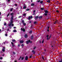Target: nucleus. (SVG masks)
<instances>
[{
  "label": "nucleus",
  "instance_id": "f257e3e1",
  "mask_svg": "<svg viewBox=\"0 0 62 62\" xmlns=\"http://www.w3.org/2000/svg\"><path fill=\"white\" fill-rule=\"evenodd\" d=\"M13 16L11 17V20L10 21L11 22H10V23L9 24L8 26H10L11 25V24H12V22H13Z\"/></svg>",
  "mask_w": 62,
  "mask_h": 62
},
{
  "label": "nucleus",
  "instance_id": "f03ea898",
  "mask_svg": "<svg viewBox=\"0 0 62 62\" xmlns=\"http://www.w3.org/2000/svg\"><path fill=\"white\" fill-rule=\"evenodd\" d=\"M32 42V41H30V40H29L28 41H27L26 43L27 44H28V43H29V42H30V43H31Z\"/></svg>",
  "mask_w": 62,
  "mask_h": 62
},
{
  "label": "nucleus",
  "instance_id": "7ed1b4c3",
  "mask_svg": "<svg viewBox=\"0 0 62 62\" xmlns=\"http://www.w3.org/2000/svg\"><path fill=\"white\" fill-rule=\"evenodd\" d=\"M11 43L12 45V46H13V47H15V45L14 44H13V43L12 42H11Z\"/></svg>",
  "mask_w": 62,
  "mask_h": 62
},
{
  "label": "nucleus",
  "instance_id": "20e7f679",
  "mask_svg": "<svg viewBox=\"0 0 62 62\" xmlns=\"http://www.w3.org/2000/svg\"><path fill=\"white\" fill-rule=\"evenodd\" d=\"M20 43H23L24 42V41L23 40H21L20 41Z\"/></svg>",
  "mask_w": 62,
  "mask_h": 62
},
{
  "label": "nucleus",
  "instance_id": "39448f33",
  "mask_svg": "<svg viewBox=\"0 0 62 62\" xmlns=\"http://www.w3.org/2000/svg\"><path fill=\"white\" fill-rule=\"evenodd\" d=\"M32 18H33V16H31V17L29 16L28 18V20H30V19H32Z\"/></svg>",
  "mask_w": 62,
  "mask_h": 62
},
{
  "label": "nucleus",
  "instance_id": "423d86ee",
  "mask_svg": "<svg viewBox=\"0 0 62 62\" xmlns=\"http://www.w3.org/2000/svg\"><path fill=\"white\" fill-rule=\"evenodd\" d=\"M21 30L22 31H23V32H24L25 31V29H23L22 28H21Z\"/></svg>",
  "mask_w": 62,
  "mask_h": 62
},
{
  "label": "nucleus",
  "instance_id": "0eeeda50",
  "mask_svg": "<svg viewBox=\"0 0 62 62\" xmlns=\"http://www.w3.org/2000/svg\"><path fill=\"white\" fill-rule=\"evenodd\" d=\"M48 37H49V36H48V35H47L46 36V38H47V40H48V39H50V38H51V36H50L49 38H48Z\"/></svg>",
  "mask_w": 62,
  "mask_h": 62
},
{
  "label": "nucleus",
  "instance_id": "6e6552de",
  "mask_svg": "<svg viewBox=\"0 0 62 62\" xmlns=\"http://www.w3.org/2000/svg\"><path fill=\"white\" fill-rule=\"evenodd\" d=\"M32 53H33V54H35V53H36V51L34 50H33L32 51Z\"/></svg>",
  "mask_w": 62,
  "mask_h": 62
},
{
  "label": "nucleus",
  "instance_id": "1a4fd4ad",
  "mask_svg": "<svg viewBox=\"0 0 62 62\" xmlns=\"http://www.w3.org/2000/svg\"><path fill=\"white\" fill-rule=\"evenodd\" d=\"M3 48L4 49H2V51H3V52H5V47H3Z\"/></svg>",
  "mask_w": 62,
  "mask_h": 62
},
{
  "label": "nucleus",
  "instance_id": "9d476101",
  "mask_svg": "<svg viewBox=\"0 0 62 62\" xmlns=\"http://www.w3.org/2000/svg\"><path fill=\"white\" fill-rule=\"evenodd\" d=\"M42 18V16H41L39 17V19H41Z\"/></svg>",
  "mask_w": 62,
  "mask_h": 62
},
{
  "label": "nucleus",
  "instance_id": "9b49d317",
  "mask_svg": "<svg viewBox=\"0 0 62 62\" xmlns=\"http://www.w3.org/2000/svg\"><path fill=\"white\" fill-rule=\"evenodd\" d=\"M28 59V57L27 56H26L25 58V60H27Z\"/></svg>",
  "mask_w": 62,
  "mask_h": 62
},
{
  "label": "nucleus",
  "instance_id": "f8f14e48",
  "mask_svg": "<svg viewBox=\"0 0 62 62\" xmlns=\"http://www.w3.org/2000/svg\"><path fill=\"white\" fill-rule=\"evenodd\" d=\"M38 17H39V16H35V19L36 20H37V19H38Z\"/></svg>",
  "mask_w": 62,
  "mask_h": 62
},
{
  "label": "nucleus",
  "instance_id": "ddd939ff",
  "mask_svg": "<svg viewBox=\"0 0 62 62\" xmlns=\"http://www.w3.org/2000/svg\"><path fill=\"white\" fill-rule=\"evenodd\" d=\"M35 5L34 3H32L31 4V6H34Z\"/></svg>",
  "mask_w": 62,
  "mask_h": 62
},
{
  "label": "nucleus",
  "instance_id": "4468645a",
  "mask_svg": "<svg viewBox=\"0 0 62 62\" xmlns=\"http://www.w3.org/2000/svg\"><path fill=\"white\" fill-rule=\"evenodd\" d=\"M28 36H27V34H25V38H27Z\"/></svg>",
  "mask_w": 62,
  "mask_h": 62
},
{
  "label": "nucleus",
  "instance_id": "2eb2a0df",
  "mask_svg": "<svg viewBox=\"0 0 62 62\" xmlns=\"http://www.w3.org/2000/svg\"><path fill=\"white\" fill-rule=\"evenodd\" d=\"M13 32H17V31L15 30L13 31Z\"/></svg>",
  "mask_w": 62,
  "mask_h": 62
},
{
  "label": "nucleus",
  "instance_id": "dca6fc26",
  "mask_svg": "<svg viewBox=\"0 0 62 62\" xmlns=\"http://www.w3.org/2000/svg\"><path fill=\"white\" fill-rule=\"evenodd\" d=\"M33 39V36H32L31 37V39Z\"/></svg>",
  "mask_w": 62,
  "mask_h": 62
},
{
  "label": "nucleus",
  "instance_id": "f3484780",
  "mask_svg": "<svg viewBox=\"0 0 62 62\" xmlns=\"http://www.w3.org/2000/svg\"><path fill=\"white\" fill-rule=\"evenodd\" d=\"M32 31H31L29 32V33H30V34L32 33Z\"/></svg>",
  "mask_w": 62,
  "mask_h": 62
},
{
  "label": "nucleus",
  "instance_id": "a211bd4d",
  "mask_svg": "<svg viewBox=\"0 0 62 62\" xmlns=\"http://www.w3.org/2000/svg\"><path fill=\"white\" fill-rule=\"evenodd\" d=\"M12 41H13V42H15V40L14 39L12 40Z\"/></svg>",
  "mask_w": 62,
  "mask_h": 62
},
{
  "label": "nucleus",
  "instance_id": "6ab92c4d",
  "mask_svg": "<svg viewBox=\"0 0 62 62\" xmlns=\"http://www.w3.org/2000/svg\"><path fill=\"white\" fill-rule=\"evenodd\" d=\"M45 12L46 13H48V11L47 10H46L45 11Z\"/></svg>",
  "mask_w": 62,
  "mask_h": 62
},
{
  "label": "nucleus",
  "instance_id": "aec40b11",
  "mask_svg": "<svg viewBox=\"0 0 62 62\" xmlns=\"http://www.w3.org/2000/svg\"><path fill=\"white\" fill-rule=\"evenodd\" d=\"M26 15V14H23V16H25Z\"/></svg>",
  "mask_w": 62,
  "mask_h": 62
},
{
  "label": "nucleus",
  "instance_id": "412c9836",
  "mask_svg": "<svg viewBox=\"0 0 62 62\" xmlns=\"http://www.w3.org/2000/svg\"><path fill=\"white\" fill-rule=\"evenodd\" d=\"M25 8H26V6H24L23 7V9H24Z\"/></svg>",
  "mask_w": 62,
  "mask_h": 62
},
{
  "label": "nucleus",
  "instance_id": "4be33fe9",
  "mask_svg": "<svg viewBox=\"0 0 62 62\" xmlns=\"http://www.w3.org/2000/svg\"><path fill=\"white\" fill-rule=\"evenodd\" d=\"M44 39H43L42 41V43H43V42H44Z\"/></svg>",
  "mask_w": 62,
  "mask_h": 62
},
{
  "label": "nucleus",
  "instance_id": "5701e85b",
  "mask_svg": "<svg viewBox=\"0 0 62 62\" xmlns=\"http://www.w3.org/2000/svg\"><path fill=\"white\" fill-rule=\"evenodd\" d=\"M40 3L41 4H42V3H43V1H40Z\"/></svg>",
  "mask_w": 62,
  "mask_h": 62
},
{
  "label": "nucleus",
  "instance_id": "b1692460",
  "mask_svg": "<svg viewBox=\"0 0 62 62\" xmlns=\"http://www.w3.org/2000/svg\"><path fill=\"white\" fill-rule=\"evenodd\" d=\"M4 25H7V23H6L5 22L4 24Z\"/></svg>",
  "mask_w": 62,
  "mask_h": 62
},
{
  "label": "nucleus",
  "instance_id": "393cba45",
  "mask_svg": "<svg viewBox=\"0 0 62 62\" xmlns=\"http://www.w3.org/2000/svg\"><path fill=\"white\" fill-rule=\"evenodd\" d=\"M13 15V13H12L10 14V15L11 16H12Z\"/></svg>",
  "mask_w": 62,
  "mask_h": 62
},
{
  "label": "nucleus",
  "instance_id": "a878e982",
  "mask_svg": "<svg viewBox=\"0 0 62 62\" xmlns=\"http://www.w3.org/2000/svg\"><path fill=\"white\" fill-rule=\"evenodd\" d=\"M47 2H48V3H50V0H48L47 1Z\"/></svg>",
  "mask_w": 62,
  "mask_h": 62
},
{
  "label": "nucleus",
  "instance_id": "bb28decb",
  "mask_svg": "<svg viewBox=\"0 0 62 62\" xmlns=\"http://www.w3.org/2000/svg\"><path fill=\"white\" fill-rule=\"evenodd\" d=\"M41 10H43L44 9V8H41Z\"/></svg>",
  "mask_w": 62,
  "mask_h": 62
},
{
  "label": "nucleus",
  "instance_id": "cd10ccee",
  "mask_svg": "<svg viewBox=\"0 0 62 62\" xmlns=\"http://www.w3.org/2000/svg\"><path fill=\"white\" fill-rule=\"evenodd\" d=\"M30 9H26V11H29V10Z\"/></svg>",
  "mask_w": 62,
  "mask_h": 62
},
{
  "label": "nucleus",
  "instance_id": "c85d7f7f",
  "mask_svg": "<svg viewBox=\"0 0 62 62\" xmlns=\"http://www.w3.org/2000/svg\"><path fill=\"white\" fill-rule=\"evenodd\" d=\"M24 46V45H23V44H22L21 45V46H22V47H23Z\"/></svg>",
  "mask_w": 62,
  "mask_h": 62
},
{
  "label": "nucleus",
  "instance_id": "c756f323",
  "mask_svg": "<svg viewBox=\"0 0 62 62\" xmlns=\"http://www.w3.org/2000/svg\"><path fill=\"white\" fill-rule=\"evenodd\" d=\"M22 22L23 23H24V21H23V20H22Z\"/></svg>",
  "mask_w": 62,
  "mask_h": 62
},
{
  "label": "nucleus",
  "instance_id": "7c9ffc66",
  "mask_svg": "<svg viewBox=\"0 0 62 62\" xmlns=\"http://www.w3.org/2000/svg\"><path fill=\"white\" fill-rule=\"evenodd\" d=\"M23 23L24 25H26V24H25V23Z\"/></svg>",
  "mask_w": 62,
  "mask_h": 62
},
{
  "label": "nucleus",
  "instance_id": "2f4dec72",
  "mask_svg": "<svg viewBox=\"0 0 62 62\" xmlns=\"http://www.w3.org/2000/svg\"><path fill=\"white\" fill-rule=\"evenodd\" d=\"M24 59V58L23 57H22L21 58V60H23Z\"/></svg>",
  "mask_w": 62,
  "mask_h": 62
},
{
  "label": "nucleus",
  "instance_id": "473e14b6",
  "mask_svg": "<svg viewBox=\"0 0 62 62\" xmlns=\"http://www.w3.org/2000/svg\"><path fill=\"white\" fill-rule=\"evenodd\" d=\"M13 10V8H12L10 9V11H12Z\"/></svg>",
  "mask_w": 62,
  "mask_h": 62
},
{
  "label": "nucleus",
  "instance_id": "72a5a7b5",
  "mask_svg": "<svg viewBox=\"0 0 62 62\" xmlns=\"http://www.w3.org/2000/svg\"><path fill=\"white\" fill-rule=\"evenodd\" d=\"M37 23V22H34V24H36V23Z\"/></svg>",
  "mask_w": 62,
  "mask_h": 62
},
{
  "label": "nucleus",
  "instance_id": "f704fd0d",
  "mask_svg": "<svg viewBox=\"0 0 62 62\" xmlns=\"http://www.w3.org/2000/svg\"><path fill=\"white\" fill-rule=\"evenodd\" d=\"M45 15V16H47V14H46V13H45L44 14Z\"/></svg>",
  "mask_w": 62,
  "mask_h": 62
},
{
  "label": "nucleus",
  "instance_id": "c9c22d12",
  "mask_svg": "<svg viewBox=\"0 0 62 62\" xmlns=\"http://www.w3.org/2000/svg\"><path fill=\"white\" fill-rule=\"evenodd\" d=\"M9 14H10L9 13H8L7 15V17H8V16H9Z\"/></svg>",
  "mask_w": 62,
  "mask_h": 62
},
{
  "label": "nucleus",
  "instance_id": "e433bc0d",
  "mask_svg": "<svg viewBox=\"0 0 62 62\" xmlns=\"http://www.w3.org/2000/svg\"><path fill=\"white\" fill-rule=\"evenodd\" d=\"M3 59V58L2 57H0V59Z\"/></svg>",
  "mask_w": 62,
  "mask_h": 62
},
{
  "label": "nucleus",
  "instance_id": "4c0bfd02",
  "mask_svg": "<svg viewBox=\"0 0 62 62\" xmlns=\"http://www.w3.org/2000/svg\"><path fill=\"white\" fill-rule=\"evenodd\" d=\"M40 0H39L38 1V2H40Z\"/></svg>",
  "mask_w": 62,
  "mask_h": 62
},
{
  "label": "nucleus",
  "instance_id": "58836bf2",
  "mask_svg": "<svg viewBox=\"0 0 62 62\" xmlns=\"http://www.w3.org/2000/svg\"><path fill=\"white\" fill-rule=\"evenodd\" d=\"M13 54H15V52H13Z\"/></svg>",
  "mask_w": 62,
  "mask_h": 62
},
{
  "label": "nucleus",
  "instance_id": "ea45409f",
  "mask_svg": "<svg viewBox=\"0 0 62 62\" xmlns=\"http://www.w3.org/2000/svg\"><path fill=\"white\" fill-rule=\"evenodd\" d=\"M5 36H8V35L7 34H5Z\"/></svg>",
  "mask_w": 62,
  "mask_h": 62
},
{
  "label": "nucleus",
  "instance_id": "a19ab883",
  "mask_svg": "<svg viewBox=\"0 0 62 62\" xmlns=\"http://www.w3.org/2000/svg\"><path fill=\"white\" fill-rule=\"evenodd\" d=\"M14 25V24H12V26H13Z\"/></svg>",
  "mask_w": 62,
  "mask_h": 62
},
{
  "label": "nucleus",
  "instance_id": "79ce46f5",
  "mask_svg": "<svg viewBox=\"0 0 62 62\" xmlns=\"http://www.w3.org/2000/svg\"><path fill=\"white\" fill-rule=\"evenodd\" d=\"M35 11H36V10H34L33 11L34 13H35Z\"/></svg>",
  "mask_w": 62,
  "mask_h": 62
},
{
  "label": "nucleus",
  "instance_id": "37998d69",
  "mask_svg": "<svg viewBox=\"0 0 62 62\" xmlns=\"http://www.w3.org/2000/svg\"><path fill=\"white\" fill-rule=\"evenodd\" d=\"M56 12H59V11L58 10L56 11Z\"/></svg>",
  "mask_w": 62,
  "mask_h": 62
},
{
  "label": "nucleus",
  "instance_id": "c03bdc74",
  "mask_svg": "<svg viewBox=\"0 0 62 62\" xmlns=\"http://www.w3.org/2000/svg\"><path fill=\"white\" fill-rule=\"evenodd\" d=\"M21 16H19V17H18V18H21Z\"/></svg>",
  "mask_w": 62,
  "mask_h": 62
},
{
  "label": "nucleus",
  "instance_id": "a18cd8bd",
  "mask_svg": "<svg viewBox=\"0 0 62 62\" xmlns=\"http://www.w3.org/2000/svg\"><path fill=\"white\" fill-rule=\"evenodd\" d=\"M31 57H32V55L30 56V58H31Z\"/></svg>",
  "mask_w": 62,
  "mask_h": 62
},
{
  "label": "nucleus",
  "instance_id": "49530a36",
  "mask_svg": "<svg viewBox=\"0 0 62 62\" xmlns=\"http://www.w3.org/2000/svg\"><path fill=\"white\" fill-rule=\"evenodd\" d=\"M16 28V27H14V28L15 29V28Z\"/></svg>",
  "mask_w": 62,
  "mask_h": 62
},
{
  "label": "nucleus",
  "instance_id": "de8ad7c7",
  "mask_svg": "<svg viewBox=\"0 0 62 62\" xmlns=\"http://www.w3.org/2000/svg\"><path fill=\"white\" fill-rule=\"evenodd\" d=\"M56 23V21H55L54 23V24H55Z\"/></svg>",
  "mask_w": 62,
  "mask_h": 62
},
{
  "label": "nucleus",
  "instance_id": "09e8293b",
  "mask_svg": "<svg viewBox=\"0 0 62 62\" xmlns=\"http://www.w3.org/2000/svg\"><path fill=\"white\" fill-rule=\"evenodd\" d=\"M42 58L43 59H44V58H43V56H42Z\"/></svg>",
  "mask_w": 62,
  "mask_h": 62
},
{
  "label": "nucleus",
  "instance_id": "8fccbe9b",
  "mask_svg": "<svg viewBox=\"0 0 62 62\" xmlns=\"http://www.w3.org/2000/svg\"><path fill=\"white\" fill-rule=\"evenodd\" d=\"M20 45H18V47H20Z\"/></svg>",
  "mask_w": 62,
  "mask_h": 62
},
{
  "label": "nucleus",
  "instance_id": "3c124183",
  "mask_svg": "<svg viewBox=\"0 0 62 62\" xmlns=\"http://www.w3.org/2000/svg\"><path fill=\"white\" fill-rule=\"evenodd\" d=\"M62 61H59V62H62Z\"/></svg>",
  "mask_w": 62,
  "mask_h": 62
},
{
  "label": "nucleus",
  "instance_id": "603ef678",
  "mask_svg": "<svg viewBox=\"0 0 62 62\" xmlns=\"http://www.w3.org/2000/svg\"><path fill=\"white\" fill-rule=\"evenodd\" d=\"M35 48H36V47H34V48L33 49H35Z\"/></svg>",
  "mask_w": 62,
  "mask_h": 62
},
{
  "label": "nucleus",
  "instance_id": "864d4df0",
  "mask_svg": "<svg viewBox=\"0 0 62 62\" xmlns=\"http://www.w3.org/2000/svg\"><path fill=\"white\" fill-rule=\"evenodd\" d=\"M47 28L48 29H49V26H48L47 27Z\"/></svg>",
  "mask_w": 62,
  "mask_h": 62
},
{
  "label": "nucleus",
  "instance_id": "5fc2aeb1",
  "mask_svg": "<svg viewBox=\"0 0 62 62\" xmlns=\"http://www.w3.org/2000/svg\"><path fill=\"white\" fill-rule=\"evenodd\" d=\"M8 2H9V1H10V0H8Z\"/></svg>",
  "mask_w": 62,
  "mask_h": 62
},
{
  "label": "nucleus",
  "instance_id": "6e6d98bb",
  "mask_svg": "<svg viewBox=\"0 0 62 62\" xmlns=\"http://www.w3.org/2000/svg\"><path fill=\"white\" fill-rule=\"evenodd\" d=\"M7 31H9V29H7Z\"/></svg>",
  "mask_w": 62,
  "mask_h": 62
},
{
  "label": "nucleus",
  "instance_id": "4d7b16f0",
  "mask_svg": "<svg viewBox=\"0 0 62 62\" xmlns=\"http://www.w3.org/2000/svg\"><path fill=\"white\" fill-rule=\"evenodd\" d=\"M0 15H1V12H0Z\"/></svg>",
  "mask_w": 62,
  "mask_h": 62
},
{
  "label": "nucleus",
  "instance_id": "13d9d810",
  "mask_svg": "<svg viewBox=\"0 0 62 62\" xmlns=\"http://www.w3.org/2000/svg\"><path fill=\"white\" fill-rule=\"evenodd\" d=\"M47 31H49V30H47Z\"/></svg>",
  "mask_w": 62,
  "mask_h": 62
},
{
  "label": "nucleus",
  "instance_id": "bf43d9fd",
  "mask_svg": "<svg viewBox=\"0 0 62 62\" xmlns=\"http://www.w3.org/2000/svg\"><path fill=\"white\" fill-rule=\"evenodd\" d=\"M15 62H17V61H15Z\"/></svg>",
  "mask_w": 62,
  "mask_h": 62
},
{
  "label": "nucleus",
  "instance_id": "052dcab7",
  "mask_svg": "<svg viewBox=\"0 0 62 62\" xmlns=\"http://www.w3.org/2000/svg\"><path fill=\"white\" fill-rule=\"evenodd\" d=\"M2 28L3 29H4V27H2Z\"/></svg>",
  "mask_w": 62,
  "mask_h": 62
},
{
  "label": "nucleus",
  "instance_id": "680f3d73",
  "mask_svg": "<svg viewBox=\"0 0 62 62\" xmlns=\"http://www.w3.org/2000/svg\"><path fill=\"white\" fill-rule=\"evenodd\" d=\"M41 41H40V43H41Z\"/></svg>",
  "mask_w": 62,
  "mask_h": 62
},
{
  "label": "nucleus",
  "instance_id": "e2e57ef3",
  "mask_svg": "<svg viewBox=\"0 0 62 62\" xmlns=\"http://www.w3.org/2000/svg\"><path fill=\"white\" fill-rule=\"evenodd\" d=\"M1 30L0 29V32H1Z\"/></svg>",
  "mask_w": 62,
  "mask_h": 62
},
{
  "label": "nucleus",
  "instance_id": "0e129e2a",
  "mask_svg": "<svg viewBox=\"0 0 62 62\" xmlns=\"http://www.w3.org/2000/svg\"><path fill=\"white\" fill-rule=\"evenodd\" d=\"M4 43V44H5V43L4 42V43Z\"/></svg>",
  "mask_w": 62,
  "mask_h": 62
},
{
  "label": "nucleus",
  "instance_id": "69168bd1",
  "mask_svg": "<svg viewBox=\"0 0 62 62\" xmlns=\"http://www.w3.org/2000/svg\"><path fill=\"white\" fill-rule=\"evenodd\" d=\"M31 21H30V23H31Z\"/></svg>",
  "mask_w": 62,
  "mask_h": 62
},
{
  "label": "nucleus",
  "instance_id": "338daca9",
  "mask_svg": "<svg viewBox=\"0 0 62 62\" xmlns=\"http://www.w3.org/2000/svg\"><path fill=\"white\" fill-rule=\"evenodd\" d=\"M15 6H17V4H15Z\"/></svg>",
  "mask_w": 62,
  "mask_h": 62
},
{
  "label": "nucleus",
  "instance_id": "774afa93",
  "mask_svg": "<svg viewBox=\"0 0 62 62\" xmlns=\"http://www.w3.org/2000/svg\"><path fill=\"white\" fill-rule=\"evenodd\" d=\"M32 1H32V0H31V2H32Z\"/></svg>",
  "mask_w": 62,
  "mask_h": 62
}]
</instances>
